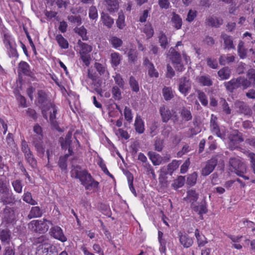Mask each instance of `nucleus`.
Segmentation results:
<instances>
[{
    "label": "nucleus",
    "mask_w": 255,
    "mask_h": 255,
    "mask_svg": "<svg viewBox=\"0 0 255 255\" xmlns=\"http://www.w3.org/2000/svg\"><path fill=\"white\" fill-rule=\"evenodd\" d=\"M107 10L111 13L117 11L119 8L118 0H105Z\"/></svg>",
    "instance_id": "nucleus-27"
},
{
    "label": "nucleus",
    "mask_w": 255,
    "mask_h": 255,
    "mask_svg": "<svg viewBox=\"0 0 255 255\" xmlns=\"http://www.w3.org/2000/svg\"><path fill=\"white\" fill-rule=\"evenodd\" d=\"M247 77L253 85H255V69H250L247 73Z\"/></svg>",
    "instance_id": "nucleus-60"
},
{
    "label": "nucleus",
    "mask_w": 255,
    "mask_h": 255,
    "mask_svg": "<svg viewBox=\"0 0 255 255\" xmlns=\"http://www.w3.org/2000/svg\"><path fill=\"white\" fill-rule=\"evenodd\" d=\"M137 52L136 50L130 49L128 52V61L134 63L137 60Z\"/></svg>",
    "instance_id": "nucleus-54"
},
{
    "label": "nucleus",
    "mask_w": 255,
    "mask_h": 255,
    "mask_svg": "<svg viewBox=\"0 0 255 255\" xmlns=\"http://www.w3.org/2000/svg\"><path fill=\"white\" fill-rule=\"evenodd\" d=\"M111 63L113 66H118L121 61V57L119 53L117 52L112 53L111 55Z\"/></svg>",
    "instance_id": "nucleus-49"
},
{
    "label": "nucleus",
    "mask_w": 255,
    "mask_h": 255,
    "mask_svg": "<svg viewBox=\"0 0 255 255\" xmlns=\"http://www.w3.org/2000/svg\"><path fill=\"white\" fill-rule=\"evenodd\" d=\"M0 202L3 205L13 204L15 202V196L11 192L9 186L6 181L0 179Z\"/></svg>",
    "instance_id": "nucleus-2"
},
{
    "label": "nucleus",
    "mask_w": 255,
    "mask_h": 255,
    "mask_svg": "<svg viewBox=\"0 0 255 255\" xmlns=\"http://www.w3.org/2000/svg\"><path fill=\"white\" fill-rule=\"evenodd\" d=\"M217 163L218 159L217 157H212L207 161L205 166L202 168L201 171L202 175L204 176L209 175L214 170Z\"/></svg>",
    "instance_id": "nucleus-11"
},
{
    "label": "nucleus",
    "mask_w": 255,
    "mask_h": 255,
    "mask_svg": "<svg viewBox=\"0 0 255 255\" xmlns=\"http://www.w3.org/2000/svg\"><path fill=\"white\" fill-rule=\"evenodd\" d=\"M51 235L56 239L62 242L67 240V237L64 235L62 229L59 226H56L52 228Z\"/></svg>",
    "instance_id": "nucleus-15"
},
{
    "label": "nucleus",
    "mask_w": 255,
    "mask_h": 255,
    "mask_svg": "<svg viewBox=\"0 0 255 255\" xmlns=\"http://www.w3.org/2000/svg\"><path fill=\"white\" fill-rule=\"evenodd\" d=\"M124 114L125 120L129 123H130L132 121L133 118L131 109L129 107H126L124 109Z\"/></svg>",
    "instance_id": "nucleus-58"
},
{
    "label": "nucleus",
    "mask_w": 255,
    "mask_h": 255,
    "mask_svg": "<svg viewBox=\"0 0 255 255\" xmlns=\"http://www.w3.org/2000/svg\"><path fill=\"white\" fill-rule=\"evenodd\" d=\"M37 101L43 117L47 119V107L49 106L50 102H48L47 95L43 90H40L37 92Z\"/></svg>",
    "instance_id": "nucleus-6"
},
{
    "label": "nucleus",
    "mask_w": 255,
    "mask_h": 255,
    "mask_svg": "<svg viewBox=\"0 0 255 255\" xmlns=\"http://www.w3.org/2000/svg\"><path fill=\"white\" fill-rule=\"evenodd\" d=\"M162 94L166 101H169L174 97L172 90L171 87H165L162 89Z\"/></svg>",
    "instance_id": "nucleus-43"
},
{
    "label": "nucleus",
    "mask_w": 255,
    "mask_h": 255,
    "mask_svg": "<svg viewBox=\"0 0 255 255\" xmlns=\"http://www.w3.org/2000/svg\"><path fill=\"white\" fill-rule=\"evenodd\" d=\"M197 81L202 86L210 87L213 85V81L209 75L200 76L197 78Z\"/></svg>",
    "instance_id": "nucleus-25"
},
{
    "label": "nucleus",
    "mask_w": 255,
    "mask_h": 255,
    "mask_svg": "<svg viewBox=\"0 0 255 255\" xmlns=\"http://www.w3.org/2000/svg\"><path fill=\"white\" fill-rule=\"evenodd\" d=\"M55 40H56L59 46L62 49H67L69 47V43L68 40L65 39L62 34H58L55 36Z\"/></svg>",
    "instance_id": "nucleus-35"
},
{
    "label": "nucleus",
    "mask_w": 255,
    "mask_h": 255,
    "mask_svg": "<svg viewBox=\"0 0 255 255\" xmlns=\"http://www.w3.org/2000/svg\"><path fill=\"white\" fill-rule=\"evenodd\" d=\"M248 157L250 162L251 167L255 174V153L252 152H249Z\"/></svg>",
    "instance_id": "nucleus-64"
},
{
    "label": "nucleus",
    "mask_w": 255,
    "mask_h": 255,
    "mask_svg": "<svg viewBox=\"0 0 255 255\" xmlns=\"http://www.w3.org/2000/svg\"><path fill=\"white\" fill-rule=\"evenodd\" d=\"M180 114L182 118V122H188L192 119L190 111L185 107L182 108L180 111Z\"/></svg>",
    "instance_id": "nucleus-36"
},
{
    "label": "nucleus",
    "mask_w": 255,
    "mask_h": 255,
    "mask_svg": "<svg viewBox=\"0 0 255 255\" xmlns=\"http://www.w3.org/2000/svg\"><path fill=\"white\" fill-rule=\"evenodd\" d=\"M160 114L163 123H167L171 118V113L169 109L165 105H162L159 109Z\"/></svg>",
    "instance_id": "nucleus-20"
},
{
    "label": "nucleus",
    "mask_w": 255,
    "mask_h": 255,
    "mask_svg": "<svg viewBox=\"0 0 255 255\" xmlns=\"http://www.w3.org/2000/svg\"><path fill=\"white\" fill-rule=\"evenodd\" d=\"M11 185L14 191L17 193H21L22 191L23 185L22 181L19 179H16L11 182Z\"/></svg>",
    "instance_id": "nucleus-50"
},
{
    "label": "nucleus",
    "mask_w": 255,
    "mask_h": 255,
    "mask_svg": "<svg viewBox=\"0 0 255 255\" xmlns=\"http://www.w3.org/2000/svg\"><path fill=\"white\" fill-rule=\"evenodd\" d=\"M16 45L6 48L9 57L18 58V54L16 48Z\"/></svg>",
    "instance_id": "nucleus-61"
},
{
    "label": "nucleus",
    "mask_w": 255,
    "mask_h": 255,
    "mask_svg": "<svg viewBox=\"0 0 255 255\" xmlns=\"http://www.w3.org/2000/svg\"><path fill=\"white\" fill-rule=\"evenodd\" d=\"M47 112L48 110L50 111L49 119L53 120L56 118V114L58 111V107L53 103H50L49 106L47 107Z\"/></svg>",
    "instance_id": "nucleus-38"
},
{
    "label": "nucleus",
    "mask_w": 255,
    "mask_h": 255,
    "mask_svg": "<svg viewBox=\"0 0 255 255\" xmlns=\"http://www.w3.org/2000/svg\"><path fill=\"white\" fill-rule=\"evenodd\" d=\"M195 236L199 248L204 247L208 243L207 238L203 234L200 233L198 229H196L195 231Z\"/></svg>",
    "instance_id": "nucleus-21"
},
{
    "label": "nucleus",
    "mask_w": 255,
    "mask_h": 255,
    "mask_svg": "<svg viewBox=\"0 0 255 255\" xmlns=\"http://www.w3.org/2000/svg\"><path fill=\"white\" fill-rule=\"evenodd\" d=\"M199 198V194L195 190L191 189L187 192V195L185 200L191 203V205L195 204L194 203L197 201Z\"/></svg>",
    "instance_id": "nucleus-30"
},
{
    "label": "nucleus",
    "mask_w": 255,
    "mask_h": 255,
    "mask_svg": "<svg viewBox=\"0 0 255 255\" xmlns=\"http://www.w3.org/2000/svg\"><path fill=\"white\" fill-rule=\"evenodd\" d=\"M134 126L136 132L139 134H141L144 132L145 130L144 122L140 116H136Z\"/></svg>",
    "instance_id": "nucleus-29"
},
{
    "label": "nucleus",
    "mask_w": 255,
    "mask_h": 255,
    "mask_svg": "<svg viewBox=\"0 0 255 255\" xmlns=\"http://www.w3.org/2000/svg\"><path fill=\"white\" fill-rule=\"evenodd\" d=\"M71 176L78 179L86 190H95L99 188V182L96 181L87 170H81L78 166L71 171Z\"/></svg>",
    "instance_id": "nucleus-1"
},
{
    "label": "nucleus",
    "mask_w": 255,
    "mask_h": 255,
    "mask_svg": "<svg viewBox=\"0 0 255 255\" xmlns=\"http://www.w3.org/2000/svg\"><path fill=\"white\" fill-rule=\"evenodd\" d=\"M229 164L238 176L245 179H249L248 177L244 175L247 170L246 165L241 161L239 157L230 158Z\"/></svg>",
    "instance_id": "nucleus-5"
},
{
    "label": "nucleus",
    "mask_w": 255,
    "mask_h": 255,
    "mask_svg": "<svg viewBox=\"0 0 255 255\" xmlns=\"http://www.w3.org/2000/svg\"><path fill=\"white\" fill-rule=\"evenodd\" d=\"M205 23L208 26L219 27L223 24V19L211 16L206 19Z\"/></svg>",
    "instance_id": "nucleus-22"
},
{
    "label": "nucleus",
    "mask_w": 255,
    "mask_h": 255,
    "mask_svg": "<svg viewBox=\"0 0 255 255\" xmlns=\"http://www.w3.org/2000/svg\"><path fill=\"white\" fill-rule=\"evenodd\" d=\"M238 82H239V85H240V87H243L244 89H247L251 85L248 79H247L243 77H238Z\"/></svg>",
    "instance_id": "nucleus-57"
},
{
    "label": "nucleus",
    "mask_w": 255,
    "mask_h": 255,
    "mask_svg": "<svg viewBox=\"0 0 255 255\" xmlns=\"http://www.w3.org/2000/svg\"><path fill=\"white\" fill-rule=\"evenodd\" d=\"M243 138L238 134H230L229 136V146L232 149L237 148L241 142L243 141Z\"/></svg>",
    "instance_id": "nucleus-16"
},
{
    "label": "nucleus",
    "mask_w": 255,
    "mask_h": 255,
    "mask_svg": "<svg viewBox=\"0 0 255 255\" xmlns=\"http://www.w3.org/2000/svg\"><path fill=\"white\" fill-rule=\"evenodd\" d=\"M148 156L154 165H158L161 163V157L159 154L152 151H149Z\"/></svg>",
    "instance_id": "nucleus-37"
},
{
    "label": "nucleus",
    "mask_w": 255,
    "mask_h": 255,
    "mask_svg": "<svg viewBox=\"0 0 255 255\" xmlns=\"http://www.w3.org/2000/svg\"><path fill=\"white\" fill-rule=\"evenodd\" d=\"M18 74H23L32 79L35 78L34 73L31 71L30 65L25 61H21L18 66Z\"/></svg>",
    "instance_id": "nucleus-10"
},
{
    "label": "nucleus",
    "mask_w": 255,
    "mask_h": 255,
    "mask_svg": "<svg viewBox=\"0 0 255 255\" xmlns=\"http://www.w3.org/2000/svg\"><path fill=\"white\" fill-rule=\"evenodd\" d=\"M72 133L70 131H69L65 137L64 138H63L62 140L60 141L61 142V148L63 149H68V153L65 154V157L66 158H68L69 156L73 155V149L71 146V144L72 143Z\"/></svg>",
    "instance_id": "nucleus-9"
},
{
    "label": "nucleus",
    "mask_w": 255,
    "mask_h": 255,
    "mask_svg": "<svg viewBox=\"0 0 255 255\" xmlns=\"http://www.w3.org/2000/svg\"><path fill=\"white\" fill-rule=\"evenodd\" d=\"M235 109L237 112L244 114L245 115H251L252 113L251 108L245 103L242 101H237L235 103Z\"/></svg>",
    "instance_id": "nucleus-14"
},
{
    "label": "nucleus",
    "mask_w": 255,
    "mask_h": 255,
    "mask_svg": "<svg viewBox=\"0 0 255 255\" xmlns=\"http://www.w3.org/2000/svg\"><path fill=\"white\" fill-rule=\"evenodd\" d=\"M170 60L172 64L181 62V56L179 52L176 51L174 49H170Z\"/></svg>",
    "instance_id": "nucleus-40"
},
{
    "label": "nucleus",
    "mask_w": 255,
    "mask_h": 255,
    "mask_svg": "<svg viewBox=\"0 0 255 255\" xmlns=\"http://www.w3.org/2000/svg\"><path fill=\"white\" fill-rule=\"evenodd\" d=\"M11 240V232L8 229H0V240L2 244H9Z\"/></svg>",
    "instance_id": "nucleus-31"
},
{
    "label": "nucleus",
    "mask_w": 255,
    "mask_h": 255,
    "mask_svg": "<svg viewBox=\"0 0 255 255\" xmlns=\"http://www.w3.org/2000/svg\"><path fill=\"white\" fill-rule=\"evenodd\" d=\"M179 242L185 248H188L193 244V239L186 233L179 236Z\"/></svg>",
    "instance_id": "nucleus-19"
},
{
    "label": "nucleus",
    "mask_w": 255,
    "mask_h": 255,
    "mask_svg": "<svg viewBox=\"0 0 255 255\" xmlns=\"http://www.w3.org/2000/svg\"><path fill=\"white\" fill-rule=\"evenodd\" d=\"M197 177L198 175L196 172L188 175L186 180L187 184L190 186H194L196 183Z\"/></svg>",
    "instance_id": "nucleus-48"
},
{
    "label": "nucleus",
    "mask_w": 255,
    "mask_h": 255,
    "mask_svg": "<svg viewBox=\"0 0 255 255\" xmlns=\"http://www.w3.org/2000/svg\"><path fill=\"white\" fill-rule=\"evenodd\" d=\"M198 98L203 106H206L208 105V101L204 92L199 91L198 92Z\"/></svg>",
    "instance_id": "nucleus-55"
},
{
    "label": "nucleus",
    "mask_w": 255,
    "mask_h": 255,
    "mask_svg": "<svg viewBox=\"0 0 255 255\" xmlns=\"http://www.w3.org/2000/svg\"><path fill=\"white\" fill-rule=\"evenodd\" d=\"M178 90L179 92L186 96L191 89V85L190 80L186 77H183L180 79Z\"/></svg>",
    "instance_id": "nucleus-12"
},
{
    "label": "nucleus",
    "mask_w": 255,
    "mask_h": 255,
    "mask_svg": "<svg viewBox=\"0 0 255 255\" xmlns=\"http://www.w3.org/2000/svg\"><path fill=\"white\" fill-rule=\"evenodd\" d=\"M238 52L241 59H244L247 56V50L244 48V42L240 41L238 46Z\"/></svg>",
    "instance_id": "nucleus-44"
},
{
    "label": "nucleus",
    "mask_w": 255,
    "mask_h": 255,
    "mask_svg": "<svg viewBox=\"0 0 255 255\" xmlns=\"http://www.w3.org/2000/svg\"><path fill=\"white\" fill-rule=\"evenodd\" d=\"M225 87L227 91L233 92L234 90L240 88V85L238 82V78L237 79H232L228 82L224 83Z\"/></svg>",
    "instance_id": "nucleus-23"
},
{
    "label": "nucleus",
    "mask_w": 255,
    "mask_h": 255,
    "mask_svg": "<svg viewBox=\"0 0 255 255\" xmlns=\"http://www.w3.org/2000/svg\"><path fill=\"white\" fill-rule=\"evenodd\" d=\"M231 75V69L228 66H225L218 72V76L220 80H227Z\"/></svg>",
    "instance_id": "nucleus-26"
},
{
    "label": "nucleus",
    "mask_w": 255,
    "mask_h": 255,
    "mask_svg": "<svg viewBox=\"0 0 255 255\" xmlns=\"http://www.w3.org/2000/svg\"><path fill=\"white\" fill-rule=\"evenodd\" d=\"M143 32L146 35L147 38H150L152 37L154 34L153 29L150 24L145 25L143 28Z\"/></svg>",
    "instance_id": "nucleus-62"
},
{
    "label": "nucleus",
    "mask_w": 255,
    "mask_h": 255,
    "mask_svg": "<svg viewBox=\"0 0 255 255\" xmlns=\"http://www.w3.org/2000/svg\"><path fill=\"white\" fill-rule=\"evenodd\" d=\"M158 40L160 46L162 48L165 49L168 44V42L167 37L163 32L161 31L160 32L159 35L158 36Z\"/></svg>",
    "instance_id": "nucleus-46"
},
{
    "label": "nucleus",
    "mask_w": 255,
    "mask_h": 255,
    "mask_svg": "<svg viewBox=\"0 0 255 255\" xmlns=\"http://www.w3.org/2000/svg\"><path fill=\"white\" fill-rule=\"evenodd\" d=\"M50 224L52 222L46 219L34 220L28 223V228L33 232L43 234L48 230Z\"/></svg>",
    "instance_id": "nucleus-3"
},
{
    "label": "nucleus",
    "mask_w": 255,
    "mask_h": 255,
    "mask_svg": "<svg viewBox=\"0 0 255 255\" xmlns=\"http://www.w3.org/2000/svg\"><path fill=\"white\" fill-rule=\"evenodd\" d=\"M115 83L118 85V86L122 88H124L125 81L120 74L116 73L115 76H113Z\"/></svg>",
    "instance_id": "nucleus-56"
},
{
    "label": "nucleus",
    "mask_w": 255,
    "mask_h": 255,
    "mask_svg": "<svg viewBox=\"0 0 255 255\" xmlns=\"http://www.w3.org/2000/svg\"><path fill=\"white\" fill-rule=\"evenodd\" d=\"M101 19L104 25L108 28H111L114 22V19L108 13L102 12L101 14Z\"/></svg>",
    "instance_id": "nucleus-28"
},
{
    "label": "nucleus",
    "mask_w": 255,
    "mask_h": 255,
    "mask_svg": "<svg viewBox=\"0 0 255 255\" xmlns=\"http://www.w3.org/2000/svg\"><path fill=\"white\" fill-rule=\"evenodd\" d=\"M221 38L224 41V48L228 50L235 49L233 39L231 36L228 35L226 33H222L221 35Z\"/></svg>",
    "instance_id": "nucleus-18"
},
{
    "label": "nucleus",
    "mask_w": 255,
    "mask_h": 255,
    "mask_svg": "<svg viewBox=\"0 0 255 255\" xmlns=\"http://www.w3.org/2000/svg\"><path fill=\"white\" fill-rule=\"evenodd\" d=\"M24 157L27 162L32 167L36 165L37 161L35 159L32 151L24 155Z\"/></svg>",
    "instance_id": "nucleus-53"
},
{
    "label": "nucleus",
    "mask_w": 255,
    "mask_h": 255,
    "mask_svg": "<svg viewBox=\"0 0 255 255\" xmlns=\"http://www.w3.org/2000/svg\"><path fill=\"white\" fill-rule=\"evenodd\" d=\"M111 43L113 47L115 48H118V47L122 46L123 44V41L119 38L116 36H113L111 39Z\"/></svg>",
    "instance_id": "nucleus-63"
},
{
    "label": "nucleus",
    "mask_w": 255,
    "mask_h": 255,
    "mask_svg": "<svg viewBox=\"0 0 255 255\" xmlns=\"http://www.w3.org/2000/svg\"><path fill=\"white\" fill-rule=\"evenodd\" d=\"M191 208L199 215L201 220H203V215L208 212L207 204L205 202H202L198 205H191Z\"/></svg>",
    "instance_id": "nucleus-13"
},
{
    "label": "nucleus",
    "mask_w": 255,
    "mask_h": 255,
    "mask_svg": "<svg viewBox=\"0 0 255 255\" xmlns=\"http://www.w3.org/2000/svg\"><path fill=\"white\" fill-rule=\"evenodd\" d=\"M3 42L5 48L16 45L14 39L9 33H4L3 35Z\"/></svg>",
    "instance_id": "nucleus-33"
},
{
    "label": "nucleus",
    "mask_w": 255,
    "mask_h": 255,
    "mask_svg": "<svg viewBox=\"0 0 255 255\" xmlns=\"http://www.w3.org/2000/svg\"><path fill=\"white\" fill-rule=\"evenodd\" d=\"M129 84L133 91L135 92H138L139 91V87L138 83L132 76H130L129 78Z\"/></svg>",
    "instance_id": "nucleus-51"
},
{
    "label": "nucleus",
    "mask_w": 255,
    "mask_h": 255,
    "mask_svg": "<svg viewBox=\"0 0 255 255\" xmlns=\"http://www.w3.org/2000/svg\"><path fill=\"white\" fill-rule=\"evenodd\" d=\"M74 31L82 37L83 40L86 41L88 39V37L87 35V29L84 26H82L80 27H76L74 29Z\"/></svg>",
    "instance_id": "nucleus-45"
},
{
    "label": "nucleus",
    "mask_w": 255,
    "mask_h": 255,
    "mask_svg": "<svg viewBox=\"0 0 255 255\" xmlns=\"http://www.w3.org/2000/svg\"><path fill=\"white\" fill-rule=\"evenodd\" d=\"M148 70V74L150 77L157 78L159 76L158 71L155 68L153 63H151L150 66L147 68Z\"/></svg>",
    "instance_id": "nucleus-59"
},
{
    "label": "nucleus",
    "mask_w": 255,
    "mask_h": 255,
    "mask_svg": "<svg viewBox=\"0 0 255 255\" xmlns=\"http://www.w3.org/2000/svg\"><path fill=\"white\" fill-rule=\"evenodd\" d=\"M112 93L113 97L115 100H120L122 99V93L120 88L117 86H114L112 89Z\"/></svg>",
    "instance_id": "nucleus-52"
},
{
    "label": "nucleus",
    "mask_w": 255,
    "mask_h": 255,
    "mask_svg": "<svg viewBox=\"0 0 255 255\" xmlns=\"http://www.w3.org/2000/svg\"><path fill=\"white\" fill-rule=\"evenodd\" d=\"M49 245L46 244L39 245L36 249V255H57L56 253L49 252Z\"/></svg>",
    "instance_id": "nucleus-17"
},
{
    "label": "nucleus",
    "mask_w": 255,
    "mask_h": 255,
    "mask_svg": "<svg viewBox=\"0 0 255 255\" xmlns=\"http://www.w3.org/2000/svg\"><path fill=\"white\" fill-rule=\"evenodd\" d=\"M97 164L101 167L103 172L107 175L110 176L111 178H114V176L109 172L107 168L106 165L101 157H99L97 161Z\"/></svg>",
    "instance_id": "nucleus-39"
},
{
    "label": "nucleus",
    "mask_w": 255,
    "mask_h": 255,
    "mask_svg": "<svg viewBox=\"0 0 255 255\" xmlns=\"http://www.w3.org/2000/svg\"><path fill=\"white\" fill-rule=\"evenodd\" d=\"M78 45L80 48V59L85 65L88 67L90 64L91 59L90 53L92 51V47L90 45L82 42L81 40H78Z\"/></svg>",
    "instance_id": "nucleus-4"
},
{
    "label": "nucleus",
    "mask_w": 255,
    "mask_h": 255,
    "mask_svg": "<svg viewBox=\"0 0 255 255\" xmlns=\"http://www.w3.org/2000/svg\"><path fill=\"white\" fill-rule=\"evenodd\" d=\"M185 181V177L179 176L176 179L174 180L173 183L172 184V187L173 189L176 190L182 187L184 185Z\"/></svg>",
    "instance_id": "nucleus-42"
},
{
    "label": "nucleus",
    "mask_w": 255,
    "mask_h": 255,
    "mask_svg": "<svg viewBox=\"0 0 255 255\" xmlns=\"http://www.w3.org/2000/svg\"><path fill=\"white\" fill-rule=\"evenodd\" d=\"M210 128L211 132L216 135L221 139H224L226 136V132L221 129L218 124V119L216 116L211 115L210 122Z\"/></svg>",
    "instance_id": "nucleus-7"
},
{
    "label": "nucleus",
    "mask_w": 255,
    "mask_h": 255,
    "mask_svg": "<svg viewBox=\"0 0 255 255\" xmlns=\"http://www.w3.org/2000/svg\"><path fill=\"white\" fill-rule=\"evenodd\" d=\"M179 163L176 160H173L171 163H169L167 167H163L160 169V174L159 179L161 178L164 179L167 178L166 176L169 174L172 175L173 172L179 167Z\"/></svg>",
    "instance_id": "nucleus-8"
},
{
    "label": "nucleus",
    "mask_w": 255,
    "mask_h": 255,
    "mask_svg": "<svg viewBox=\"0 0 255 255\" xmlns=\"http://www.w3.org/2000/svg\"><path fill=\"white\" fill-rule=\"evenodd\" d=\"M15 218L14 210L10 207H6L3 211V219L7 223H12Z\"/></svg>",
    "instance_id": "nucleus-24"
},
{
    "label": "nucleus",
    "mask_w": 255,
    "mask_h": 255,
    "mask_svg": "<svg viewBox=\"0 0 255 255\" xmlns=\"http://www.w3.org/2000/svg\"><path fill=\"white\" fill-rule=\"evenodd\" d=\"M171 21L173 24V27L176 29H180L182 25V20L180 16L175 12L172 13V17Z\"/></svg>",
    "instance_id": "nucleus-32"
},
{
    "label": "nucleus",
    "mask_w": 255,
    "mask_h": 255,
    "mask_svg": "<svg viewBox=\"0 0 255 255\" xmlns=\"http://www.w3.org/2000/svg\"><path fill=\"white\" fill-rule=\"evenodd\" d=\"M116 24L117 27L120 29H123L126 26L125 16L123 12L119 13L118 18L116 21Z\"/></svg>",
    "instance_id": "nucleus-47"
},
{
    "label": "nucleus",
    "mask_w": 255,
    "mask_h": 255,
    "mask_svg": "<svg viewBox=\"0 0 255 255\" xmlns=\"http://www.w3.org/2000/svg\"><path fill=\"white\" fill-rule=\"evenodd\" d=\"M22 200L31 205L37 204V202L32 198L31 193L28 191L24 193L22 196Z\"/></svg>",
    "instance_id": "nucleus-41"
},
{
    "label": "nucleus",
    "mask_w": 255,
    "mask_h": 255,
    "mask_svg": "<svg viewBox=\"0 0 255 255\" xmlns=\"http://www.w3.org/2000/svg\"><path fill=\"white\" fill-rule=\"evenodd\" d=\"M42 211L38 206L32 207L28 215L29 219L41 217L42 215Z\"/></svg>",
    "instance_id": "nucleus-34"
}]
</instances>
